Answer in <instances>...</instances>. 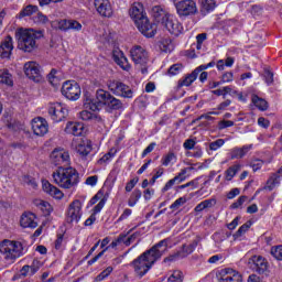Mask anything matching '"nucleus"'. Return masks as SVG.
Masks as SVG:
<instances>
[{
  "instance_id": "1",
  "label": "nucleus",
  "mask_w": 282,
  "mask_h": 282,
  "mask_svg": "<svg viewBox=\"0 0 282 282\" xmlns=\"http://www.w3.org/2000/svg\"><path fill=\"white\" fill-rule=\"evenodd\" d=\"M169 243H171V238H165L159 241L151 249L144 251L130 263L138 279L145 276L149 273V270L155 265V262L160 261V259L169 252Z\"/></svg>"
},
{
  "instance_id": "2",
  "label": "nucleus",
  "mask_w": 282,
  "mask_h": 282,
  "mask_svg": "<svg viewBox=\"0 0 282 282\" xmlns=\"http://www.w3.org/2000/svg\"><path fill=\"white\" fill-rule=\"evenodd\" d=\"M113 95L105 89H97L95 95V100L86 97L84 100V109L79 112V118L85 121L97 122L102 124V117L96 113L106 107Z\"/></svg>"
},
{
  "instance_id": "3",
  "label": "nucleus",
  "mask_w": 282,
  "mask_h": 282,
  "mask_svg": "<svg viewBox=\"0 0 282 282\" xmlns=\"http://www.w3.org/2000/svg\"><path fill=\"white\" fill-rule=\"evenodd\" d=\"M53 182L59 188H64L65 191H69L72 188H76L78 184H80V174L77 169L72 166L64 167L59 166L52 174Z\"/></svg>"
},
{
  "instance_id": "4",
  "label": "nucleus",
  "mask_w": 282,
  "mask_h": 282,
  "mask_svg": "<svg viewBox=\"0 0 282 282\" xmlns=\"http://www.w3.org/2000/svg\"><path fill=\"white\" fill-rule=\"evenodd\" d=\"M18 39V47L22 52H32L36 48V40L43 36L40 31H34V29H20L15 33Z\"/></svg>"
},
{
  "instance_id": "5",
  "label": "nucleus",
  "mask_w": 282,
  "mask_h": 282,
  "mask_svg": "<svg viewBox=\"0 0 282 282\" xmlns=\"http://www.w3.org/2000/svg\"><path fill=\"white\" fill-rule=\"evenodd\" d=\"M0 254L4 261L14 263L17 259H20V257L25 254L23 243L17 240L4 239L0 242Z\"/></svg>"
},
{
  "instance_id": "6",
  "label": "nucleus",
  "mask_w": 282,
  "mask_h": 282,
  "mask_svg": "<svg viewBox=\"0 0 282 282\" xmlns=\"http://www.w3.org/2000/svg\"><path fill=\"white\" fill-rule=\"evenodd\" d=\"M174 6L180 19L195 17V14L199 12V10L197 9V2H195V0H181L176 2Z\"/></svg>"
},
{
  "instance_id": "7",
  "label": "nucleus",
  "mask_w": 282,
  "mask_h": 282,
  "mask_svg": "<svg viewBox=\"0 0 282 282\" xmlns=\"http://www.w3.org/2000/svg\"><path fill=\"white\" fill-rule=\"evenodd\" d=\"M47 113L53 122H63L67 118L69 110L61 102H52L47 106Z\"/></svg>"
},
{
  "instance_id": "8",
  "label": "nucleus",
  "mask_w": 282,
  "mask_h": 282,
  "mask_svg": "<svg viewBox=\"0 0 282 282\" xmlns=\"http://www.w3.org/2000/svg\"><path fill=\"white\" fill-rule=\"evenodd\" d=\"M108 89L113 96H119L120 98H133V89L122 82H109Z\"/></svg>"
},
{
  "instance_id": "9",
  "label": "nucleus",
  "mask_w": 282,
  "mask_h": 282,
  "mask_svg": "<svg viewBox=\"0 0 282 282\" xmlns=\"http://www.w3.org/2000/svg\"><path fill=\"white\" fill-rule=\"evenodd\" d=\"M62 94L67 100L76 101L80 98L83 90L75 80H66L62 86Z\"/></svg>"
},
{
  "instance_id": "10",
  "label": "nucleus",
  "mask_w": 282,
  "mask_h": 282,
  "mask_svg": "<svg viewBox=\"0 0 282 282\" xmlns=\"http://www.w3.org/2000/svg\"><path fill=\"white\" fill-rule=\"evenodd\" d=\"M210 67H215V62H209L208 64H203L198 66L191 74L180 79L177 87H191L192 83H195V80H197L199 74H202V72H205V69H210Z\"/></svg>"
},
{
  "instance_id": "11",
  "label": "nucleus",
  "mask_w": 282,
  "mask_h": 282,
  "mask_svg": "<svg viewBox=\"0 0 282 282\" xmlns=\"http://www.w3.org/2000/svg\"><path fill=\"white\" fill-rule=\"evenodd\" d=\"M162 25L171 33L173 36H180L184 32V26L181 24L177 17L170 14L163 21Z\"/></svg>"
},
{
  "instance_id": "12",
  "label": "nucleus",
  "mask_w": 282,
  "mask_h": 282,
  "mask_svg": "<svg viewBox=\"0 0 282 282\" xmlns=\"http://www.w3.org/2000/svg\"><path fill=\"white\" fill-rule=\"evenodd\" d=\"M130 56L139 67H144L149 63V53L140 45H135L130 50Z\"/></svg>"
},
{
  "instance_id": "13",
  "label": "nucleus",
  "mask_w": 282,
  "mask_h": 282,
  "mask_svg": "<svg viewBox=\"0 0 282 282\" xmlns=\"http://www.w3.org/2000/svg\"><path fill=\"white\" fill-rule=\"evenodd\" d=\"M134 23L138 30L141 32V34H143V36H147L148 39L155 36L158 32V25L149 22V18H141L140 20H137Z\"/></svg>"
},
{
  "instance_id": "14",
  "label": "nucleus",
  "mask_w": 282,
  "mask_h": 282,
  "mask_svg": "<svg viewBox=\"0 0 282 282\" xmlns=\"http://www.w3.org/2000/svg\"><path fill=\"white\" fill-rule=\"evenodd\" d=\"M134 23L138 30L141 32V34H143V36H147L148 39L155 36L158 32V25L149 22V18H141L140 20H137Z\"/></svg>"
},
{
  "instance_id": "15",
  "label": "nucleus",
  "mask_w": 282,
  "mask_h": 282,
  "mask_svg": "<svg viewBox=\"0 0 282 282\" xmlns=\"http://www.w3.org/2000/svg\"><path fill=\"white\" fill-rule=\"evenodd\" d=\"M80 217H83V203L76 199L69 204L66 219L69 224H78Z\"/></svg>"
},
{
  "instance_id": "16",
  "label": "nucleus",
  "mask_w": 282,
  "mask_h": 282,
  "mask_svg": "<svg viewBox=\"0 0 282 282\" xmlns=\"http://www.w3.org/2000/svg\"><path fill=\"white\" fill-rule=\"evenodd\" d=\"M24 74L34 83H41V80H43V77L41 76V65L36 62H26L24 64Z\"/></svg>"
},
{
  "instance_id": "17",
  "label": "nucleus",
  "mask_w": 282,
  "mask_h": 282,
  "mask_svg": "<svg viewBox=\"0 0 282 282\" xmlns=\"http://www.w3.org/2000/svg\"><path fill=\"white\" fill-rule=\"evenodd\" d=\"M218 280L219 282H243V276L239 271L226 268L219 271Z\"/></svg>"
},
{
  "instance_id": "18",
  "label": "nucleus",
  "mask_w": 282,
  "mask_h": 282,
  "mask_svg": "<svg viewBox=\"0 0 282 282\" xmlns=\"http://www.w3.org/2000/svg\"><path fill=\"white\" fill-rule=\"evenodd\" d=\"M51 162L55 166H63V164H69V152L63 148H56L51 153Z\"/></svg>"
},
{
  "instance_id": "19",
  "label": "nucleus",
  "mask_w": 282,
  "mask_h": 282,
  "mask_svg": "<svg viewBox=\"0 0 282 282\" xmlns=\"http://www.w3.org/2000/svg\"><path fill=\"white\" fill-rule=\"evenodd\" d=\"M95 9L100 17L105 19H111L113 17V7L109 0H95Z\"/></svg>"
},
{
  "instance_id": "20",
  "label": "nucleus",
  "mask_w": 282,
  "mask_h": 282,
  "mask_svg": "<svg viewBox=\"0 0 282 282\" xmlns=\"http://www.w3.org/2000/svg\"><path fill=\"white\" fill-rule=\"evenodd\" d=\"M32 131L34 135L43 137L50 131V124L43 117H36L31 122Z\"/></svg>"
},
{
  "instance_id": "21",
  "label": "nucleus",
  "mask_w": 282,
  "mask_h": 282,
  "mask_svg": "<svg viewBox=\"0 0 282 282\" xmlns=\"http://www.w3.org/2000/svg\"><path fill=\"white\" fill-rule=\"evenodd\" d=\"M12 50H14V42L12 36L8 35L0 44V58L10 61V56H12Z\"/></svg>"
},
{
  "instance_id": "22",
  "label": "nucleus",
  "mask_w": 282,
  "mask_h": 282,
  "mask_svg": "<svg viewBox=\"0 0 282 282\" xmlns=\"http://www.w3.org/2000/svg\"><path fill=\"white\" fill-rule=\"evenodd\" d=\"M112 58L115 63L119 65V67H121V69H123L124 72H129V69H131V64H129V59L127 58V56H124V53L120 51V48H115L112 51Z\"/></svg>"
},
{
  "instance_id": "23",
  "label": "nucleus",
  "mask_w": 282,
  "mask_h": 282,
  "mask_svg": "<svg viewBox=\"0 0 282 282\" xmlns=\"http://www.w3.org/2000/svg\"><path fill=\"white\" fill-rule=\"evenodd\" d=\"M64 131L68 135H83V133H85V124L78 121H68L66 123Z\"/></svg>"
},
{
  "instance_id": "24",
  "label": "nucleus",
  "mask_w": 282,
  "mask_h": 282,
  "mask_svg": "<svg viewBox=\"0 0 282 282\" xmlns=\"http://www.w3.org/2000/svg\"><path fill=\"white\" fill-rule=\"evenodd\" d=\"M42 189L55 199H63V192L58 187L52 185L47 180L42 181Z\"/></svg>"
},
{
  "instance_id": "25",
  "label": "nucleus",
  "mask_w": 282,
  "mask_h": 282,
  "mask_svg": "<svg viewBox=\"0 0 282 282\" xmlns=\"http://www.w3.org/2000/svg\"><path fill=\"white\" fill-rule=\"evenodd\" d=\"M91 151H93L91 141L87 139L82 140L76 147V152L78 153L79 158H82L83 160L87 159V156L89 155V153H91Z\"/></svg>"
},
{
  "instance_id": "26",
  "label": "nucleus",
  "mask_w": 282,
  "mask_h": 282,
  "mask_svg": "<svg viewBox=\"0 0 282 282\" xmlns=\"http://www.w3.org/2000/svg\"><path fill=\"white\" fill-rule=\"evenodd\" d=\"M129 15L134 22L144 19V17H147V13H144V6L140 2H134L129 10Z\"/></svg>"
},
{
  "instance_id": "27",
  "label": "nucleus",
  "mask_w": 282,
  "mask_h": 282,
  "mask_svg": "<svg viewBox=\"0 0 282 282\" xmlns=\"http://www.w3.org/2000/svg\"><path fill=\"white\" fill-rule=\"evenodd\" d=\"M251 263H253V270H256L258 274L268 272V261H265V258L261 256H253L251 258Z\"/></svg>"
},
{
  "instance_id": "28",
  "label": "nucleus",
  "mask_w": 282,
  "mask_h": 282,
  "mask_svg": "<svg viewBox=\"0 0 282 282\" xmlns=\"http://www.w3.org/2000/svg\"><path fill=\"white\" fill-rule=\"evenodd\" d=\"M20 226L22 228H36L39 223H36V215L33 213H24L20 219Z\"/></svg>"
},
{
  "instance_id": "29",
  "label": "nucleus",
  "mask_w": 282,
  "mask_h": 282,
  "mask_svg": "<svg viewBox=\"0 0 282 282\" xmlns=\"http://www.w3.org/2000/svg\"><path fill=\"white\" fill-rule=\"evenodd\" d=\"M252 150V144L243 145L242 148H234L229 151L230 160H241L246 158L249 151Z\"/></svg>"
},
{
  "instance_id": "30",
  "label": "nucleus",
  "mask_w": 282,
  "mask_h": 282,
  "mask_svg": "<svg viewBox=\"0 0 282 282\" xmlns=\"http://www.w3.org/2000/svg\"><path fill=\"white\" fill-rule=\"evenodd\" d=\"M105 109H106V111H108V113H113V111H121V109H124V104H122V100L116 98L112 95V97H110L108 104H106Z\"/></svg>"
},
{
  "instance_id": "31",
  "label": "nucleus",
  "mask_w": 282,
  "mask_h": 282,
  "mask_svg": "<svg viewBox=\"0 0 282 282\" xmlns=\"http://www.w3.org/2000/svg\"><path fill=\"white\" fill-rule=\"evenodd\" d=\"M243 169V165L239 162L234 163L230 165L224 173L226 182H232L237 173H239Z\"/></svg>"
},
{
  "instance_id": "32",
  "label": "nucleus",
  "mask_w": 282,
  "mask_h": 282,
  "mask_svg": "<svg viewBox=\"0 0 282 282\" xmlns=\"http://www.w3.org/2000/svg\"><path fill=\"white\" fill-rule=\"evenodd\" d=\"M152 17L158 21V23H164L166 17H171V13L166 12L164 8L155 6L152 8Z\"/></svg>"
},
{
  "instance_id": "33",
  "label": "nucleus",
  "mask_w": 282,
  "mask_h": 282,
  "mask_svg": "<svg viewBox=\"0 0 282 282\" xmlns=\"http://www.w3.org/2000/svg\"><path fill=\"white\" fill-rule=\"evenodd\" d=\"M159 48L161 52L170 54V52H173L175 48V45L173 44V40H171V37H164L159 42Z\"/></svg>"
},
{
  "instance_id": "34",
  "label": "nucleus",
  "mask_w": 282,
  "mask_h": 282,
  "mask_svg": "<svg viewBox=\"0 0 282 282\" xmlns=\"http://www.w3.org/2000/svg\"><path fill=\"white\" fill-rule=\"evenodd\" d=\"M0 83L2 85H8L9 87H12V85H14V82L12 80V74H10V70L6 68L0 69Z\"/></svg>"
},
{
  "instance_id": "35",
  "label": "nucleus",
  "mask_w": 282,
  "mask_h": 282,
  "mask_svg": "<svg viewBox=\"0 0 282 282\" xmlns=\"http://www.w3.org/2000/svg\"><path fill=\"white\" fill-rule=\"evenodd\" d=\"M167 282H184V272L182 270H171L167 272Z\"/></svg>"
},
{
  "instance_id": "36",
  "label": "nucleus",
  "mask_w": 282,
  "mask_h": 282,
  "mask_svg": "<svg viewBox=\"0 0 282 282\" xmlns=\"http://www.w3.org/2000/svg\"><path fill=\"white\" fill-rule=\"evenodd\" d=\"M106 197H109V187L104 186L89 202L90 206H94V204H97L101 199H105Z\"/></svg>"
},
{
  "instance_id": "37",
  "label": "nucleus",
  "mask_w": 282,
  "mask_h": 282,
  "mask_svg": "<svg viewBox=\"0 0 282 282\" xmlns=\"http://www.w3.org/2000/svg\"><path fill=\"white\" fill-rule=\"evenodd\" d=\"M281 175H282V167L278 170L275 174H273L267 182L269 191H272L274 186L279 185L281 182Z\"/></svg>"
},
{
  "instance_id": "38",
  "label": "nucleus",
  "mask_w": 282,
  "mask_h": 282,
  "mask_svg": "<svg viewBox=\"0 0 282 282\" xmlns=\"http://www.w3.org/2000/svg\"><path fill=\"white\" fill-rule=\"evenodd\" d=\"M177 162V155L174 152L170 151L161 159L162 166H171Z\"/></svg>"
},
{
  "instance_id": "39",
  "label": "nucleus",
  "mask_w": 282,
  "mask_h": 282,
  "mask_svg": "<svg viewBox=\"0 0 282 282\" xmlns=\"http://www.w3.org/2000/svg\"><path fill=\"white\" fill-rule=\"evenodd\" d=\"M200 12H213L217 8L215 0H199Z\"/></svg>"
},
{
  "instance_id": "40",
  "label": "nucleus",
  "mask_w": 282,
  "mask_h": 282,
  "mask_svg": "<svg viewBox=\"0 0 282 282\" xmlns=\"http://www.w3.org/2000/svg\"><path fill=\"white\" fill-rule=\"evenodd\" d=\"M251 101L254 105V107H257V109H259L260 111H268V101H265V99L260 98L257 95H253Z\"/></svg>"
},
{
  "instance_id": "41",
  "label": "nucleus",
  "mask_w": 282,
  "mask_h": 282,
  "mask_svg": "<svg viewBox=\"0 0 282 282\" xmlns=\"http://www.w3.org/2000/svg\"><path fill=\"white\" fill-rule=\"evenodd\" d=\"M195 248H197V243L183 245L182 249L178 250V254H181V259H186L188 254H193L195 252Z\"/></svg>"
},
{
  "instance_id": "42",
  "label": "nucleus",
  "mask_w": 282,
  "mask_h": 282,
  "mask_svg": "<svg viewBox=\"0 0 282 282\" xmlns=\"http://www.w3.org/2000/svg\"><path fill=\"white\" fill-rule=\"evenodd\" d=\"M216 200L215 199H206L200 202L196 207H195V213H202V210H206V208H213L215 206Z\"/></svg>"
},
{
  "instance_id": "43",
  "label": "nucleus",
  "mask_w": 282,
  "mask_h": 282,
  "mask_svg": "<svg viewBox=\"0 0 282 282\" xmlns=\"http://www.w3.org/2000/svg\"><path fill=\"white\" fill-rule=\"evenodd\" d=\"M141 197H142V192L140 189H134L130 195V198L128 200V206H130V208H133V206H135V204L140 202Z\"/></svg>"
},
{
  "instance_id": "44",
  "label": "nucleus",
  "mask_w": 282,
  "mask_h": 282,
  "mask_svg": "<svg viewBox=\"0 0 282 282\" xmlns=\"http://www.w3.org/2000/svg\"><path fill=\"white\" fill-rule=\"evenodd\" d=\"M250 226H252L251 221H248V223L243 224L242 226H240L239 229L237 230V232L234 234L235 241H237V239H239L240 237H243V235H246V232H248V230H250Z\"/></svg>"
},
{
  "instance_id": "45",
  "label": "nucleus",
  "mask_w": 282,
  "mask_h": 282,
  "mask_svg": "<svg viewBox=\"0 0 282 282\" xmlns=\"http://www.w3.org/2000/svg\"><path fill=\"white\" fill-rule=\"evenodd\" d=\"M34 206L42 209L43 213H46V214L52 213V205H50L47 202L43 199H35Z\"/></svg>"
},
{
  "instance_id": "46",
  "label": "nucleus",
  "mask_w": 282,
  "mask_h": 282,
  "mask_svg": "<svg viewBox=\"0 0 282 282\" xmlns=\"http://www.w3.org/2000/svg\"><path fill=\"white\" fill-rule=\"evenodd\" d=\"M184 72V65L176 63L170 66L167 69V76H177L178 74H182Z\"/></svg>"
},
{
  "instance_id": "47",
  "label": "nucleus",
  "mask_w": 282,
  "mask_h": 282,
  "mask_svg": "<svg viewBox=\"0 0 282 282\" xmlns=\"http://www.w3.org/2000/svg\"><path fill=\"white\" fill-rule=\"evenodd\" d=\"M35 12H39V7L29 4L20 12V17H32Z\"/></svg>"
},
{
  "instance_id": "48",
  "label": "nucleus",
  "mask_w": 282,
  "mask_h": 282,
  "mask_svg": "<svg viewBox=\"0 0 282 282\" xmlns=\"http://www.w3.org/2000/svg\"><path fill=\"white\" fill-rule=\"evenodd\" d=\"M189 171H193V167H185L181 170V173L174 176V180H176V184H182V182H186V173H189Z\"/></svg>"
},
{
  "instance_id": "49",
  "label": "nucleus",
  "mask_w": 282,
  "mask_h": 282,
  "mask_svg": "<svg viewBox=\"0 0 282 282\" xmlns=\"http://www.w3.org/2000/svg\"><path fill=\"white\" fill-rule=\"evenodd\" d=\"M111 272H113V267L106 268L101 273H99L96 276L95 281L97 282L105 281V279H107L109 274H111Z\"/></svg>"
},
{
  "instance_id": "50",
  "label": "nucleus",
  "mask_w": 282,
  "mask_h": 282,
  "mask_svg": "<svg viewBox=\"0 0 282 282\" xmlns=\"http://www.w3.org/2000/svg\"><path fill=\"white\" fill-rule=\"evenodd\" d=\"M271 254L278 261H282V245L276 246V247H272L271 248Z\"/></svg>"
},
{
  "instance_id": "51",
  "label": "nucleus",
  "mask_w": 282,
  "mask_h": 282,
  "mask_svg": "<svg viewBox=\"0 0 282 282\" xmlns=\"http://www.w3.org/2000/svg\"><path fill=\"white\" fill-rule=\"evenodd\" d=\"M218 129L219 131H224V129H228L230 127H235V121L223 119L218 122Z\"/></svg>"
},
{
  "instance_id": "52",
  "label": "nucleus",
  "mask_w": 282,
  "mask_h": 282,
  "mask_svg": "<svg viewBox=\"0 0 282 282\" xmlns=\"http://www.w3.org/2000/svg\"><path fill=\"white\" fill-rule=\"evenodd\" d=\"M224 144H226V141H224V139H218L209 144V149H210V151H217V150L221 149V147H224Z\"/></svg>"
},
{
  "instance_id": "53",
  "label": "nucleus",
  "mask_w": 282,
  "mask_h": 282,
  "mask_svg": "<svg viewBox=\"0 0 282 282\" xmlns=\"http://www.w3.org/2000/svg\"><path fill=\"white\" fill-rule=\"evenodd\" d=\"M22 182L26 184V186H30L31 188H36V186H39L36 180H34L32 176H23Z\"/></svg>"
},
{
  "instance_id": "54",
  "label": "nucleus",
  "mask_w": 282,
  "mask_h": 282,
  "mask_svg": "<svg viewBox=\"0 0 282 282\" xmlns=\"http://www.w3.org/2000/svg\"><path fill=\"white\" fill-rule=\"evenodd\" d=\"M177 259H182L180 251H176L169 257L164 258L163 263H173V261H177Z\"/></svg>"
},
{
  "instance_id": "55",
  "label": "nucleus",
  "mask_w": 282,
  "mask_h": 282,
  "mask_svg": "<svg viewBox=\"0 0 282 282\" xmlns=\"http://www.w3.org/2000/svg\"><path fill=\"white\" fill-rule=\"evenodd\" d=\"M105 204H107V197L101 198L99 200V203L94 207L93 215H98V213H100V210H102V208H105Z\"/></svg>"
},
{
  "instance_id": "56",
  "label": "nucleus",
  "mask_w": 282,
  "mask_h": 282,
  "mask_svg": "<svg viewBox=\"0 0 282 282\" xmlns=\"http://www.w3.org/2000/svg\"><path fill=\"white\" fill-rule=\"evenodd\" d=\"M186 202V198L185 197H180L177 198L171 206V210H177V208H181V206H184Z\"/></svg>"
},
{
  "instance_id": "57",
  "label": "nucleus",
  "mask_w": 282,
  "mask_h": 282,
  "mask_svg": "<svg viewBox=\"0 0 282 282\" xmlns=\"http://www.w3.org/2000/svg\"><path fill=\"white\" fill-rule=\"evenodd\" d=\"M155 147H158V143L152 142L150 143L142 152L141 158H145L149 155V153H153V151L155 150Z\"/></svg>"
},
{
  "instance_id": "58",
  "label": "nucleus",
  "mask_w": 282,
  "mask_h": 282,
  "mask_svg": "<svg viewBox=\"0 0 282 282\" xmlns=\"http://www.w3.org/2000/svg\"><path fill=\"white\" fill-rule=\"evenodd\" d=\"M34 23H48L50 19L46 18V15H44L43 13H37L34 18H33Z\"/></svg>"
},
{
  "instance_id": "59",
  "label": "nucleus",
  "mask_w": 282,
  "mask_h": 282,
  "mask_svg": "<svg viewBox=\"0 0 282 282\" xmlns=\"http://www.w3.org/2000/svg\"><path fill=\"white\" fill-rule=\"evenodd\" d=\"M187 155H188V158L199 159V158H202V155H204V151H202V148L195 147L194 152H188Z\"/></svg>"
},
{
  "instance_id": "60",
  "label": "nucleus",
  "mask_w": 282,
  "mask_h": 282,
  "mask_svg": "<svg viewBox=\"0 0 282 282\" xmlns=\"http://www.w3.org/2000/svg\"><path fill=\"white\" fill-rule=\"evenodd\" d=\"M234 78H235V75L232 74V72H227V73H225V74L221 76L220 82H221L223 85H224V83H232Z\"/></svg>"
},
{
  "instance_id": "61",
  "label": "nucleus",
  "mask_w": 282,
  "mask_h": 282,
  "mask_svg": "<svg viewBox=\"0 0 282 282\" xmlns=\"http://www.w3.org/2000/svg\"><path fill=\"white\" fill-rule=\"evenodd\" d=\"M35 273H32V265H24L21 269V276H34Z\"/></svg>"
},
{
  "instance_id": "62",
  "label": "nucleus",
  "mask_w": 282,
  "mask_h": 282,
  "mask_svg": "<svg viewBox=\"0 0 282 282\" xmlns=\"http://www.w3.org/2000/svg\"><path fill=\"white\" fill-rule=\"evenodd\" d=\"M263 166V160L256 159L251 162V169L257 172Z\"/></svg>"
},
{
  "instance_id": "63",
  "label": "nucleus",
  "mask_w": 282,
  "mask_h": 282,
  "mask_svg": "<svg viewBox=\"0 0 282 282\" xmlns=\"http://www.w3.org/2000/svg\"><path fill=\"white\" fill-rule=\"evenodd\" d=\"M248 200V196H240L237 202L231 205V208H240Z\"/></svg>"
},
{
  "instance_id": "64",
  "label": "nucleus",
  "mask_w": 282,
  "mask_h": 282,
  "mask_svg": "<svg viewBox=\"0 0 282 282\" xmlns=\"http://www.w3.org/2000/svg\"><path fill=\"white\" fill-rule=\"evenodd\" d=\"M195 140L194 139H187L185 140V142L183 143V147L186 151H191L193 149H195Z\"/></svg>"
}]
</instances>
